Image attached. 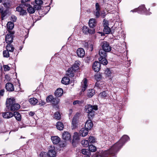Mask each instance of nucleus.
Listing matches in <instances>:
<instances>
[{
  "label": "nucleus",
  "instance_id": "nucleus-1",
  "mask_svg": "<svg viewBox=\"0 0 157 157\" xmlns=\"http://www.w3.org/2000/svg\"><path fill=\"white\" fill-rule=\"evenodd\" d=\"M129 140V138L128 136L124 135L118 142L114 144L109 149L105 151H100L99 153L100 156L101 157H107L109 155L115 156L125 143Z\"/></svg>",
  "mask_w": 157,
  "mask_h": 157
},
{
  "label": "nucleus",
  "instance_id": "nucleus-2",
  "mask_svg": "<svg viewBox=\"0 0 157 157\" xmlns=\"http://www.w3.org/2000/svg\"><path fill=\"white\" fill-rule=\"evenodd\" d=\"M6 106L9 110L14 111L20 108V105L15 103V99L14 98H9L7 99Z\"/></svg>",
  "mask_w": 157,
  "mask_h": 157
},
{
  "label": "nucleus",
  "instance_id": "nucleus-3",
  "mask_svg": "<svg viewBox=\"0 0 157 157\" xmlns=\"http://www.w3.org/2000/svg\"><path fill=\"white\" fill-rule=\"evenodd\" d=\"M80 62L79 61H76L72 66L69 68L67 75L70 77L74 76V72L79 69V66L80 64Z\"/></svg>",
  "mask_w": 157,
  "mask_h": 157
},
{
  "label": "nucleus",
  "instance_id": "nucleus-4",
  "mask_svg": "<svg viewBox=\"0 0 157 157\" xmlns=\"http://www.w3.org/2000/svg\"><path fill=\"white\" fill-rule=\"evenodd\" d=\"M86 112L88 113V116L89 119L91 118L94 115V111L98 109L97 105L92 106L91 105H88L85 106Z\"/></svg>",
  "mask_w": 157,
  "mask_h": 157
},
{
  "label": "nucleus",
  "instance_id": "nucleus-5",
  "mask_svg": "<svg viewBox=\"0 0 157 157\" xmlns=\"http://www.w3.org/2000/svg\"><path fill=\"white\" fill-rule=\"evenodd\" d=\"M9 33L7 34L6 36V42L8 44H10L13 42V38L14 36V32H10L9 31Z\"/></svg>",
  "mask_w": 157,
  "mask_h": 157
},
{
  "label": "nucleus",
  "instance_id": "nucleus-6",
  "mask_svg": "<svg viewBox=\"0 0 157 157\" xmlns=\"http://www.w3.org/2000/svg\"><path fill=\"white\" fill-rule=\"evenodd\" d=\"M101 46L103 49L107 52H109L111 50V48L109 43L104 41L101 43Z\"/></svg>",
  "mask_w": 157,
  "mask_h": 157
},
{
  "label": "nucleus",
  "instance_id": "nucleus-7",
  "mask_svg": "<svg viewBox=\"0 0 157 157\" xmlns=\"http://www.w3.org/2000/svg\"><path fill=\"white\" fill-rule=\"evenodd\" d=\"M79 117L78 114H76L74 117L72 122V129L76 128L78 126Z\"/></svg>",
  "mask_w": 157,
  "mask_h": 157
},
{
  "label": "nucleus",
  "instance_id": "nucleus-8",
  "mask_svg": "<svg viewBox=\"0 0 157 157\" xmlns=\"http://www.w3.org/2000/svg\"><path fill=\"white\" fill-rule=\"evenodd\" d=\"M47 154L49 157H55L56 155V153L54 147L52 146H50Z\"/></svg>",
  "mask_w": 157,
  "mask_h": 157
},
{
  "label": "nucleus",
  "instance_id": "nucleus-9",
  "mask_svg": "<svg viewBox=\"0 0 157 157\" xmlns=\"http://www.w3.org/2000/svg\"><path fill=\"white\" fill-rule=\"evenodd\" d=\"M101 64L98 61L95 62L93 65V69L95 72H98L100 68Z\"/></svg>",
  "mask_w": 157,
  "mask_h": 157
},
{
  "label": "nucleus",
  "instance_id": "nucleus-10",
  "mask_svg": "<svg viewBox=\"0 0 157 157\" xmlns=\"http://www.w3.org/2000/svg\"><path fill=\"white\" fill-rule=\"evenodd\" d=\"M16 11L19 12L21 15L24 16L26 15L27 14L26 10L23 9L22 7L20 6H18L16 7Z\"/></svg>",
  "mask_w": 157,
  "mask_h": 157
},
{
  "label": "nucleus",
  "instance_id": "nucleus-11",
  "mask_svg": "<svg viewBox=\"0 0 157 157\" xmlns=\"http://www.w3.org/2000/svg\"><path fill=\"white\" fill-rule=\"evenodd\" d=\"M77 54L78 57L82 58L84 56L85 52L84 50L82 48H78L77 51Z\"/></svg>",
  "mask_w": 157,
  "mask_h": 157
},
{
  "label": "nucleus",
  "instance_id": "nucleus-12",
  "mask_svg": "<svg viewBox=\"0 0 157 157\" xmlns=\"http://www.w3.org/2000/svg\"><path fill=\"white\" fill-rule=\"evenodd\" d=\"M146 9L144 5H142L140 6L138 8L132 10L131 11L133 12H138V13H140V12H142L143 11L144 12L145 11Z\"/></svg>",
  "mask_w": 157,
  "mask_h": 157
},
{
  "label": "nucleus",
  "instance_id": "nucleus-13",
  "mask_svg": "<svg viewBox=\"0 0 157 157\" xmlns=\"http://www.w3.org/2000/svg\"><path fill=\"white\" fill-rule=\"evenodd\" d=\"M87 79L85 78L81 82V88H82V91L84 92L86 89L87 87Z\"/></svg>",
  "mask_w": 157,
  "mask_h": 157
},
{
  "label": "nucleus",
  "instance_id": "nucleus-14",
  "mask_svg": "<svg viewBox=\"0 0 157 157\" xmlns=\"http://www.w3.org/2000/svg\"><path fill=\"white\" fill-rule=\"evenodd\" d=\"M62 138L63 139L67 141L71 139L70 134L67 132H65L63 133Z\"/></svg>",
  "mask_w": 157,
  "mask_h": 157
},
{
  "label": "nucleus",
  "instance_id": "nucleus-15",
  "mask_svg": "<svg viewBox=\"0 0 157 157\" xmlns=\"http://www.w3.org/2000/svg\"><path fill=\"white\" fill-rule=\"evenodd\" d=\"M88 132V130L85 128H82L79 132V133L81 136H86Z\"/></svg>",
  "mask_w": 157,
  "mask_h": 157
},
{
  "label": "nucleus",
  "instance_id": "nucleus-16",
  "mask_svg": "<svg viewBox=\"0 0 157 157\" xmlns=\"http://www.w3.org/2000/svg\"><path fill=\"white\" fill-rule=\"evenodd\" d=\"M93 126V123L90 120H88L85 123V127L88 130H90Z\"/></svg>",
  "mask_w": 157,
  "mask_h": 157
},
{
  "label": "nucleus",
  "instance_id": "nucleus-17",
  "mask_svg": "<svg viewBox=\"0 0 157 157\" xmlns=\"http://www.w3.org/2000/svg\"><path fill=\"white\" fill-rule=\"evenodd\" d=\"M51 139L53 144H55L59 143L60 140V139L57 136H51Z\"/></svg>",
  "mask_w": 157,
  "mask_h": 157
},
{
  "label": "nucleus",
  "instance_id": "nucleus-18",
  "mask_svg": "<svg viewBox=\"0 0 157 157\" xmlns=\"http://www.w3.org/2000/svg\"><path fill=\"white\" fill-rule=\"evenodd\" d=\"M63 93V90L62 89L59 88L57 89L55 92V95L57 97L61 96Z\"/></svg>",
  "mask_w": 157,
  "mask_h": 157
},
{
  "label": "nucleus",
  "instance_id": "nucleus-19",
  "mask_svg": "<svg viewBox=\"0 0 157 157\" xmlns=\"http://www.w3.org/2000/svg\"><path fill=\"white\" fill-rule=\"evenodd\" d=\"M6 90L9 91H12L14 90L13 86L11 83H7L6 85Z\"/></svg>",
  "mask_w": 157,
  "mask_h": 157
},
{
  "label": "nucleus",
  "instance_id": "nucleus-20",
  "mask_svg": "<svg viewBox=\"0 0 157 157\" xmlns=\"http://www.w3.org/2000/svg\"><path fill=\"white\" fill-rule=\"evenodd\" d=\"M25 5L27 7L29 6L27 8V10L29 13H34L35 10L34 7H33L32 6L28 4H25Z\"/></svg>",
  "mask_w": 157,
  "mask_h": 157
},
{
  "label": "nucleus",
  "instance_id": "nucleus-21",
  "mask_svg": "<svg viewBox=\"0 0 157 157\" xmlns=\"http://www.w3.org/2000/svg\"><path fill=\"white\" fill-rule=\"evenodd\" d=\"M96 22L94 19H91L89 22V26L91 28H94L96 25Z\"/></svg>",
  "mask_w": 157,
  "mask_h": 157
},
{
  "label": "nucleus",
  "instance_id": "nucleus-22",
  "mask_svg": "<svg viewBox=\"0 0 157 157\" xmlns=\"http://www.w3.org/2000/svg\"><path fill=\"white\" fill-rule=\"evenodd\" d=\"M2 115L3 117L5 118H9L13 117V114L10 112H8L3 113Z\"/></svg>",
  "mask_w": 157,
  "mask_h": 157
},
{
  "label": "nucleus",
  "instance_id": "nucleus-23",
  "mask_svg": "<svg viewBox=\"0 0 157 157\" xmlns=\"http://www.w3.org/2000/svg\"><path fill=\"white\" fill-rule=\"evenodd\" d=\"M109 91L107 90L104 91L99 94V96L102 98H106L109 96Z\"/></svg>",
  "mask_w": 157,
  "mask_h": 157
},
{
  "label": "nucleus",
  "instance_id": "nucleus-24",
  "mask_svg": "<svg viewBox=\"0 0 157 157\" xmlns=\"http://www.w3.org/2000/svg\"><path fill=\"white\" fill-rule=\"evenodd\" d=\"M29 101L30 104L33 105H36L38 102V100L34 98H30Z\"/></svg>",
  "mask_w": 157,
  "mask_h": 157
},
{
  "label": "nucleus",
  "instance_id": "nucleus-25",
  "mask_svg": "<svg viewBox=\"0 0 157 157\" xmlns=\"http://www.w3.org/2000/svg\"><path fill=\"white\" fill-rule=\"evenodd\" d=\"M14 48L13 46L10 44H8L6 46V50L9 52L10 53L13 52Z\"/></svg>",
  "mask_w": 157,
  "mask_h": 157
},
{
  "label": "nucleus",
  "instance_id": "nucleus-26",
  "mask_svg": "<svg viewBox=\"0 0 157 157\" xmlns=\"http://www.w3.org/2000/svg\"><path fill=\"white\" fill-rule=\"evenodd\" d=\"M95 94V91L93 89L88 90L87 93V97L89 98H91Z\"/></svg>",
  "mask_w": 157,
  "mask_h": 157
},
{
  "label": "nucleus",
  "instance_id": "nucleus-27",
  "mask_svg": "<svg viewBox=\"0 0 157 157\" xmlns=\"http://www.w3.org/2000/svg\"><path fill=\"white\" fill-rule=\"evenodd\" d=\"M70 82V79L69 78L67 77H63L61 80V82L64 84H68Z\"/></svg>",
  "mask_w": 157,
  "mask_h": 157
},
{
  "label": "nucleus",
  "instance_id": "nucleus-28",
  "mask_svg": "<svg viewBox=\"0 0 157 157\" xmlns=\"http://www.w3.org/2000/svg\"><path fill=\"white\" fill-rule=\"evenodd\" d=\"M56 126L57 129L59 130H63L64 127L63 123L60 122H58L56 125Z\"/></svg>",
  "mask_w": 157,
  "mask_h": 157
},
{
  "label": "nucleus",
  "instance_id": "nucleus-29",
  "mask_svg": "<svg viewBox=\"0 0 157 157\" xmlns=\"http://www.w3.org/2000/svg\"><path fill=\"white\" fill-rule=\"evenodd\" d=\"M99 60L100 62V63H101L103 65H106L108 63V61L106 59V57L99 58Z\"/></svg>",
  "mask_w": 157,
  "mask_h": 157
},
{
  "label": "nucleus",
  "instance_id": "nucleus-30",
  "mask_svg": "<svg viewBox=\"0 0 157 157\" xmlns=\"http://www.w3.org/2000/svg\"><path fill=\"white\" fill-rule=\"evenodd\" d=\"M106 52H107L105 51L103 49L100 50L99 52V54L100 56L99 58L106 57Z\"/></svg>",
  "mask_w": 157,
  "mask_h": 157
},
{
  "label": "nucleus",
  "instance_id": "nucleus-31",
  "mask_svg": "<svg viewBox=\"0 0 157 157\" xmlns=\"http://www.w3.org/2000/svg\"><path fill=\"white\" fill-rule=\"evenodd\" d=\"M13 116H14L16 119L18 121H20L21 120V116L19 113L14 112Z\"/></svg>",
  "mask_w": 157,
  "mask_h": 157
},
{
  "label": "nucleus",
  "instance_id": "nucleus-32",
  "mask_svg": "<svg viewBox=\"0 0 157 157\" xmlns=\"http://www.w3.org/2000/svg\"><path fill=\"white\" fill-rule=\"evenodd\" d=\"M14 26V24L11 22H8L7 24V28L10 30L12 29Z\"/></svg>",
  "mask_w": 157,
  "mask_h": 157
},
{
  "label": "nucleus",
  "instance_id": "nucleus-33",
  "mask_svg": "<svg viewBox=\"0 0 157 157\" xmlns=\"http://www.w3.org/2000/svg\"><path fill=\"white\" fill-rule=\"evenodd\" d=\"M104 84V82L103 81H97L95 85L96 86H98L99 88L101 89L102 88V86H101Z\"/></svg>",
  "mask_w": 157,
  "mask_h": 157
},
{
  "label": "nucleus",
  "instance_id": "nucleus-34",
  "mask_svg": "<svg viewBox=\"0 0 157 157\" xmlns=\"http://www.w3.org/2000/svg\"><path fill=\"white\" fill-rule=\"evenodd\" d=\"M3 54L4 57L8 58L10 57V55L11 54V53L6 50L3 51Z\"/></svg>",
  "mask_w": 157,
  "mask_h": 157
},
{
  "label": "nucleus",
  "instance_id": "nucleus-35",
  "mask_svg": "<svg viewBox=\"0 0 157 157\" xmlns=\"http://www.w3.org/2000/svg\"><path fill=\"white\" fill-rule=\"evenodd\" d=\"M82 146L85 147H87L89 146V142L87 140H82L81 142Z\"/></svg>",
  "mask_w": 157,
  "mask_h": 157
},
{
  "label": "nucleus",
  "instance_id": "nucleus-36",
  "mask_svg": "<svg viewBox=\"0 0 157 157\" xmlns=\"http://www.w3.org/2000/svg\"><path fill=\"white\" fill-rule=\"evenodd\" d=\"M103 31L105 34H108L110 32V29L108 26L106 25L104 27Z\"/></svg>",
  "mask_w": 157,
  "mask_h": 157
},
{
  "label": "nucleus",
  "instance_id": "nucleus-37",
  "mask_svg": "<svg viewBox=\"0 0 157 157\" xmlns=\"http://www.w3.org/2000/svg\"><path fill=\"white\" fill-rule=\"evenodd\" d=\"M80 139V137L78 133L75 132L74 133V135L73 136V140H78Z\"/></svg>",
  "mask_w": 157,
  "mask_h": 157
},
{
  "label": "nucleus",
  "instance_id": "nucleus-38",
  "mask_svg": "<svg viewBox=\"0 0 157 157\" xmlns=\"http://www.w3.org/2000/svg\"><path fill=\"white\" fill-rule=\"evenodd\" d=\"M89 28L86 26H83L82 28L83 33L84 34H88Z\"/></svg>",
  "mask_w": 157,
  "mask_h": 157
},
{
  "label": "nucleus",
  "instance_id": "nucleus-39",
  "mask_svg": "<svg viewBox=\"0 0 157 157\" xmlns=\"http://www.w3.org/2000/svg\"><path fill=\"white\" fill-rule=\"evenodd\" d=\"M88 148L89 151L92 152H94L96 150V147L93 145H89Z\"/></svg>",
  "mask_w": 157,
  "mask_h": 157
},
{
  "label": "nucleus",
  "instance_id": "nucleus-40",
  "mask_svg": "<svg viewBox=\"0 0 157 157\" xmlns=\"http://www.w3.org/2000/svg\"><path fill=\"white\" fill-rule=\"evenodd\" d=\"M82 154L86 155V156H88L90 154V152L89 150L86 149H82Z\"/></svg>",
  "mask_w": 157,
  "mask_h": 157
},
{
  "label": "nucleus",
  "instance_id": "nucleus-41",
  "mask_svg": "<svg viewBox=\"0 0 157 157\" xmlns=\"http://www.w3.org/2000/svg\"><path fill=\"white\" fill-rule=\"evenodd\" d=\"M54 116L55 118L56 119L59 120L60 119L61 116L60 114L58 112H56Z\"/></svg>",
  "mask_w": 157,
  "mask_h": 157
},
{
  "label": "nucleus",
  "instance_id": "nucleus-42",
  "mask_svg": "<svg viewBox=\"0 0 157 157\" xmlns=\"http://www.w3.org/2000/svg\"><path fill=\"white\" fill-rule=\"evenodd\" d=\"M53 99V97L52 95H50L48 96L46 98V101L47 102H50L52 101Z\"/></svg>",
  "mask_w": 157,
  "mask_h": 157
},
{
  "label": "nucleus",
  "instance_id": "nucleus-43",
  "mask_svg": "<svg viewBox=\"0 0 157 157\" xmlns=\"http://www.w3.org/2000/svg\"><path fill=\"white\" fill-rule=\"evenodd\" d=\"M59 101V100L57 98H53L52 100V103L56 105L58 104Z\"/></svg>",
  "mask_w": 157,
  "mask_h": 157
},
{
  "label": "nucleus",
  "instance_id": "nucleus-44",
  "mask_svg": "<svg viewBox=\"0 0 157 157\" xmlns=\"http://www.w3.org/2000/svg\"><path fill=\"white\" fill-rule=\"evenodd\" d=\"M48 154L45 152H42L39 155V157H47L48 156Z\"/></svg>",
  "mask_w": 157,
  "mask_h": 157
},
{
  "label": "nucleus",
  "instance_id": "nucleus-45",
  "mask_svg": "<svg viewBox=\"0 0 157 157\" xmlns=\"http://www.w3.org/2000/svg\"><path fill=\"white\" fill-rule=\"evenodd\" d=\"M89 141L91 144L95 142V139L93 136H90L89 139Z\"/></svg>",
  "mask_w": 157,
  "mask_h": 157
},
{
  "label": "nucleus",
  "instance_id": "nucleus-46",
  "mask_svg": "<svg viewBox=\"0 0 157 157\" xmlns=\"http://www.w3.org/2000/svg\"><path fill=\"white\" fill-rule=\"evenodd\" d=\"M33 7L34 8H35V10H38L41 9V5L35 3V4L34 5Z\"/></svg>",
  "mask_w": 157,
  "mask_h": 157
},
{
  "label": "nucleus",
  "instance_id": "nucleus-47",
  "mask_svg": "<svg viewBox=\"0 0 157 157\" xmlns=\"http://www.w3.org/2000/svg\"><path fill=\"white\" fill-rule=\"evenodd\" d=\"M2 17H4L6 15V11H4L2 9L0 12Z\"/></svg>",
  "mask_w": 157,
  "mask_h": 157
},
{
  "label": "nucleus",
  "instance_id": "nucleus-48",
  "mask_svg": "<svg viewBox=\"0 0 157 157\" xmlns=\"http://www.w3.org/2000/svg\"><path fill=\"white\" fill-rule=\"evenodd\" d=\"M105 73L107 76H109L111 74V72L109 69L107 68L105 71Z\"/></svg>",
  "mask_w": 157,
  "mask_h": 157
},
{
  "label": "nucleus",
  "instance_id": "nucleus-49",
  "mask_svg": "<svg viewBox=\"0 0 157 157\" xmlns=\"http://www.w3.org/2000/svg\"><path fill=\"white\" fill-rule=\"evenodd\" d=\"M88 34H94L95 33V29L93 28L92 29H88Z\"/></svg>",
  "mask_w": 157,
  "mask_h": 157
},
{
  "label": "nucleus",
  "instance_id": "nucleus-50",
  "mask_svg": "<svg viewBox=\"0 0 157 157\" xmlns=\"http://www.w3.org/2000/svg\"><path fill=\"white\" fill-rule=\"evenodd\" d=\"M100 10H96L95 15L96 16V18H98L100 16Z\"/></svg>",
  "mask_w": 157,
  "mask_h": 157
},
{
  "label": "nucleus",
  "instance_id": "nucleus-51",
  "mask_svg": "<svg viewBox=\"0 0 157 157\" xmlns=\"http://www.w3.org/2000/svg\"><path fill=\"white\" fill-rule=\"evenodd\" d=\"M35 4L41 5L43 3V1L41 0H35Z\"/></svg>",
  "mask_w": 157,
  "mask_h": 157
},
{
  "label": "nucleus",
  "instance_id": "nucleus-52",
  "mask_svg": "<svg viewBox=\"0 0 157 157\" xmlns=\"http://www.w3.org/2000/svg\"><path fill=\"white\" fill-rule=\"evenodd\" d=\"M96 10H100V7L99 4L96 3L95 4Z\"/></svg>",
  "mask_w": 157,
  "mask_h": 157
},
{
  "label": "nucleus",
  "instance_id": "nucleus-53",
  "mask_svg": "<svg viewBox=\"0 0 157 157\" xmlns=\"http://www.w3.org/2000/svg\"><path fill=\"white\" fill-rule=\"evenodd\" d=\"M4 6L5 7H6L8 8H10V3L8 2H6L4 4Z\"/></svg>",
  "mask_w": 157,
  "mask_h": 157
},
{
  "label": "nucleus",
  "instance_id": "nucleus-54",
  "mask_svg": "<svg viewBox=\"0 0 157 157\" xmlns=\"http://www.w3.org/2000/svg\"><path fill=\"white\" fill-rule=\"evenodd\" d=\"M3 67L5 71H9L10 70V67L7 65H4Z\"/></svg>",
  "mask_w": 157,
  "mask_h": 157
},
{
  "label": "nucleus",
  "instance_id": "nucleus-55",
  "mask_svg": "<svg viewBox=\"0 0 157 157\" xmlns=\"http://www.w3.org/2000/svg\"><path fill=\"white\" fill-rule=\"evenodd\" d=\"M81 103V102L78 100H76L74 101L73 102V104L74 105H75L76 104H80Z\"/></svg>",
  "mask_w": 157,
  "mask_h": 157
},
{
  "label": "nucleus",
  "instance_id": "nucleus-56",
  "mask_svg": "<svg viewBox=\"0 0 157 157\" xmlns=\"http://www.w3.org/2000/svg\"><path fill=\"white\" fill-rule=\"evenodd\" d=\"M82 44L85 47H87L88 46V43L86 41H83L82 42Z\"/></svg>",
  "mask_w": 157,
  "mask_h": 157
},
{
  "label": "nucleus",
  "instance_id": "nucleus-57",
  "mask_svg": "<svg viewBox=\"0 0 157 157\" xmlns=\"http://www.w3.org/2000/svg\"><path fill=\"white\" fill-rule=\"evenodd\" d=\"M11 20L13 21H16V17L14 16H13L11 17Z\"/></svg>",
  "mask_w": 157,
  "mask_h": 157
},
{
  "label": "nucleus",
  "instance_id": "nucleus-58",
  "mask_svg": "<svg viewBox=\"0 0 157 157\" xmlns=\"http://www.w3.org/2000/svg\"><path fill=\"white\" fill-rule=\"evenodd\" d=\"M4 93V90L3 89L1 90L0 91V97L1 96H3Z\"/></svg>",
  "mask_w": 157,
  "mask_h": 157
},
{
  "label": "nucleus",
  "instance_id": "nucleus-59",
  "mask_svg": "<svg viewBox=\"0 0 157 157\" xmlns=\"http://www.w3.org/2000/svg\"><path fill=\"white\" fill-rule=\"evenodd\" d=\"M29 115L31 116H33L35 114L34 112L32 111H30L29 113Z\"/></svg>",
  "mask_w": 157,
  "mask_h": 157
},
{
  "label": "nucleus",
  "instance_id": "nucleus-60",
  "mask_svg": "<svg viewBox=\"0 0 157 157\" xmlns=\"http://www.w3.org/2000/svg\"><path fill=\"white\" fill-rule=\"evenodd\" d=\"M29 1H30V0H21V2L22 3H24Z\"/></svg>",
  "mask_w": 157,
  "mask_h": 157
},
{
  "label": "nucleus",
  "instance_id": "nucleus-61",
  "mask_svg": "<svg viewBox=\"0 0 157 157\" xmlns=\"http://www.w3.org/2000/svg\"><path fill=\"white\" fill-rule=\"evenodd\" d=\"M45 104V103L44 101H41V103H40V104L41 105H44Z\"/></svg>",
  "mask_w": 157,
  "mask_h": 157
},
{
  "label": "nucleus",
  "instance_id": "nucleus-62",
  "mask_svg": "<svg viewBox=\"0 0 157 157\" xmlns=\"http://www.w3.org/2000/svg\"><path fill=\"white\" fill-rule=\"evenodd\" d=\"M101 16L102 17V18H104L105 16V15L104 14L102 13Z\"/></svg>",
  "mask_w": 157,
  "mask_h": 157
},
{
  "label": "nucleus",
  "instance_id": "nucleus-63",
  "mask_svg": "<svg viewBox=\"0 0 157 157\" xmlns=\"http://www.w3.org/2000/svg\"><path fill=\"white\" fill-rule=\"evenodd\" d=\"M72 112V110L71 109H70L69 110V113L71 114Z\"/></svg>",
  "mask_w": 157,
  "mask_h": 157
},
{
  "label": "nucleus",
  "instance_id": "nucleus-64",
  "mask_svg": "<svg viewBox=\"0 0 157 157\" xmlns=\"http://www.w3.org/2000/svg\"><path fill=\"white\" fill-rule=\"evenodd\" d=\"M151 14V13L150 12H149L148 13H146V14L148 15H150Z\"/></svg>",
  "mask_w": 157,
  "mask_h": 157
}]
</instances>
